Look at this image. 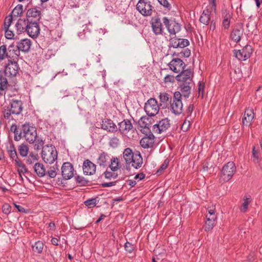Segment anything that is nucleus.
<instances>
[{
  "instance_id": "nucleus-48",
  "label": "nucleus",
  "mask_w": 262,
  "mask_h": 262,
  "mask_svg": "<svg viewBox=\"0 0 262 262\" xmlns=\"http://www.w3.org/2000/svg\"><path fill=\"white\" fill-rule=\"evenodd\" d=\"M229 17V15H228L227 14L224 17L222 24L225 29H228L230 27V21Z\"/></svg>"
},
{
  "instance_id": "nucleus-23",
  "label": "nucleus",
  "mask_w": 262,
  "mask_h": 262,
  "mask_svg": "<svg viewBox=\"0 0 262 262\" xmlns=\"http://www.w3.org/2000/svg\"><path fill=\"white\" fill-rule=\"evenodd\" d=\"M101 128L109 132L115 133L117 131L118 127L110 119H104L101 123Z\"/></svg>"
},
{
  "instance_id": "nucleus-12",
  "label": "nucleus",
  "mask_w": 262,
  "mask_h": 262,
  "mask_svg": "<svg viewBox=\"0 0 262 262\" xmlns=\"http://www.w3.org/2000/svg\"><path fill=\"white\" fill-rule=\"evenodd\" d=\"M170 120L165 118L152 126V132L157 134H161L167 130L170 127Z\"/></svg>"
},
{
  "instance_id": "nucleus-22",
  "label": "nucleus",
  "mask_w": 262,
  "mask_h": 262,
  "mask_svg": "<svg viewBox=\"0 0 262 262\" xmlns=\"http://www.w3.org/2000/svg\"><path fill=\"white\" fill-rule=\"evenodd\" d=\"M118 129L121 134H127L133 128V125L128 119H124L118 123Z\"/></svg>"
},
{
  "instance_id": "nucleus-11",
  "label": "nucleus",
  "mask_w": 262,
  "mask_h": 262,
  "mask_svg": "<svg viewBox=\"0 0 262 262\" xmlns=\"http://www.w3.org/2000/svg\"><path fill=\"white\" fill-rule=\"evenodd\" d=\"M235 56L239 60H246L250 58L252 52L250 46L246 45L242 50H233Z\"/></svg>"
},
{
  "instance_id": "nucleus-64",
  "label": "nucleus",
  "mask_w": 262,
  "mask_h": 262,
  "mask_svg": "<svg viewBox=\"0 0 262 262\" xmlns=\"http://www.w3.org/2000/svg\"><path fill=\"white\" fill-rule=\"evenodd\" d=\"M164 82H173L174 81V77L171 75H167L164 77Z\"/></svg>"
},
{
  "instance_id": "nucleus-15",
  "label": "nucleus",
  "mask_w": 262,
  "mask_h": 262,
  "mask_svg": "<svg viewBox=\"0 0 262 262\" xmlns=\"http://www.w3.org/2000/svg\"><path fill=\"white\" fill-rule=\"evenodd\" d=\"M151 25L152 31L156 35L163 34L164 28L160 17L158 16L153 17L151 20Z\"/></svg>"
},
{
  "instance_id": "nucleus-26",
  "label": "nucleus",
  "mask_w": 262,
  "mask_h": 262,
  "mask_svg": "<svg viewBox=\"0 0 262 262\" xmlns=\"http://www.w3.org/2000/svg\"><path fill=\"white\" fill-rule=\"evenodd\" d=\"M28 26V21L25 18L19 19L15 25L16 33L18 34L26 32V28Z\"/></svg>"
},
{
  "instance_id": "nucleus-57",
  "label": "nucleus",
  "mask_w": 262,
  "mask_h": 262,
  "mask_svg": "<svg viewBox=\"0 0 262 262\" xmlns=\"http://www.w3.org/2000/svg\"><path fill=\"white\" fill-rule=\"evenodd\" d=\"M179 38H176L174 39H171L169 43V47H173L174 48H177L179 47Z\"/></svg>"
},
{
  "instance_id": "nucleus-47",
  "label": "nucleus",
  "mask_w": 262,
  "mask_h": 262,
  "mask_svg": "<svg viewBox=\"0 0 262 262\" xmlns=\"http://www.w3.org/2000/svg\"><path fill=\"white\" fill-rule=\"evenodd\" d=\"M97 202L96 198L89 199L85 201L84 203L85 205L89 208H92L96 206Z\"/></svg>"
},
{
  "instance_id": "nucleus-3",
  "label": "nucleus",
  "mask_w": 262,
  "mask_h": 262,
  "mask_svg": "<svg viewBox=\"0 0 262 262\" xmlns=\"http://www.w3.org/2000/svg\"><path fill=\"white\" fill-rule=\"evenodd\" d=\"M41 157L46 163L51 164L57 159V151L53 145H46L42 147Z\"/></svg>"
},
{
  "instance_id": "nucleus-51",
  "label": "nucleus",
  "mask_w": 262,
  "mask_h": 262,
  "mask_svg": "<svg viewBox=\"0 0 262 262\" xmlns=\"http://www.w3.org/2000/svg\"><path fill=\"white\" fill-rule=\"evenodd\" d=\"M179 48H183L189 45V41L187 39L179 38Z\"/></svg>"
},
{
  "instance_id": "nucleus-13",
  "label": "nucleus",
  "mask_w": 262,
  "mask_h": 262,
  "mask_svg": "<svg viewBox=\"0 0 262 262\" xmlns=\"http://www.w3.org/2000/svg\"><path fill=\"white\" fill-rule=\"evenodd\" d=\"M244 28L242 23L236 24L230 33V38L234 42L237 43L243 34Z\"/></svg>"
},
{
  "instance_id": "nucleus-62",
  "label": "nucleus",
  "mask_w": 262,
  "mask_h": 262,
  "mask_svg": "<svg viewBox=\"0 0 262 262\" xmlns=\"http://www.w3.org/2000/svg\"><path fill=\"white\" fill-rule=\"evenodd\" d=\"M12 114L11 112L10 111V109L9 108V106L7 107V110H5L3 112L4 117L6 119H10V117H11V115Z\"/></svg>"
},
{
  "instance_id": "nucleus-43",
  "label": "nucleus",
  "mask_w": 262,
  "mask_h": 262,
  "mask_svg": "<svg viewBox=\"0 0 262 262\" xmlns=\"http://www.w3.org/2000/svg\"><path fill=\"white\" fill-rule=\"evenodd\" d=\"M119 139L117 137H112L109 142V145L113 148L117 147L119 144Z\"/></svg>"
},
{
  "instance_id": "nucleus-5",
  "label": "nucleus",
  "mask_w": 262,
  "mask_h": 262,
  "mask_svg": "<svg viewBox=\"0 0 262 262\" xmlns=\"http://www.w3.org/2000/svg\"><path fill=\"white\" fill-rule=\"evenodd\" d=\"M22 130L26 141L33 143L37 136L35 127L29 123H25L22 125Z\"/></svg>"
},
{
  "instance_id": "nucleus-17",
  "label": "nucleus",
  "mask_w": 262,
  "mask_h": 262,
  "mask_svg": "<svg viewBox=\"0 0 262 262\" xmlns=\"http://www.w3.org/2000/svg\"><path fill=\"white\" fill-rule=\"evenodd\" d=\"M41 12L36 8L29 9L26 14V19L28 22L38 23L41 18Z\"/></svg>"
},
{
  "instance_id": "nucleus-4",
  "label": "nucleus",
  "mask_w": 262,
  "mask_h": 262,
  "mask_svg": "<svg viewBox=\"0 0 262 262\" xmlns=\"http://www.w3.org/2000/svg\"><path fill=\"white\" fill-rule=\"evenodd\" d=\"M183 93L179 91L173 94L172 100L170 103V110L172 114L176 115H180L183 111V103L181 100Z\"/></svg>"
},
{
  "instance_id": "nucleus-24",
  "label": "nucleus",
  "mask_w": 262,
  "mask_h": 262,
  "mask_svg": "<svg viewBox=\"0 0 262 262\" xmlns=\"http://www.w3.org/2000/svg\"><path fill=\"white\" fill-rule=\"evenodd\" d=\"M15 44L19 52L22 51L25 53H27L30 49L31 41L30 39L27 38L22 39L19 41H16Z\"/></svg>"
},
{
  "instance_id": "nucleus-21",
  "label": "nucleus",
  "mask_w": 262,
  "mask_h": 262,
  "mask_svg": "<svg viewBox=\"0 0 262 262\" xmlns=\"http://www.w3.org/2000/svg\"><path fill=\"white\" fill-rule=\"evenodd\" d=\"M155 143V136L151 132L148 136L142 138L140 141L141 146L144 148L152 147Z\"/></svg>"
},
{
  "instance_id": "nucleus-14",
  "label": "nucleus",
  "mask_w": 262,
  "mask_h": 262,
  "mask_svg": "<svg viewBox=\"0 0 262 262\" xmlns=\"http://www.w3.org/2000/svg\"><path fill=\"white\" fill-rule=\"evenodd\" d=\"M61 174L63 179L70 180L74 176V167L70 162H64L61 167Z\"/></svg>"
},
{
  "instance_id": "nucleus-49",
  "label": "nucleus",
  "mask_w": 262,
  "mask_h": 262,
  "mask_svg": "<svg viewBox=\"0 0 262 262\" xmlns=\"http://www.w3.org/2000/svg\"><path fill=\"white\" fill-rule=\"evenodd\" d=\"M244 203H243L241 208V211L244 212L246 211L248 205L251 201L250 200V199L247 198H244Z\"/></svg>"
},
{
  "instance_id": "nucleus-6",
  "label": "nucleus",
  "mask_w": 262,
  "mask_h": 262,
  "mask_svg": "<svg viewBox=\"0 0 262 262\" xmlns=\"http://www.w3.org/2000/svg\"><path fill=\"white\" fill-rule=\"evenodd\" d=\"M153 8L150 2L145 0H139L136 5L137 10L144 16L151 15Z\"/></svg>"
},
{
  "instance_id": "nucleus-50",
  "label": "nucleus",
  "mask_w": 262,
  "mask_h": 262,
  "mask_svg": "<svg viewBox=\"0 0 262 262\" xmlns=\"http://www.w3.org/2000/svg\"><path fill=\"white\" fill-rule=\"evenodd\" d=\"M135 248V246L128 242H127L125 244L124 248L125 250L129 253H132L133 251Z\"/></svg>"
},
{
  "instance_id": "nucleus-27",
  "label": "nucleus",
  "mask_w": 262,
  "mask_h": 262,
  "mask_svg": "<svg viewBox=\"0 0 262 262\" xmlns=\"http://www.w3.org/2000/svg\"><path fill=\"white\" fill-rule=\"evenodd\" d=\"M108 159L109 156L105 152H102L99 155L97 159V164H99L100 166L105 167L107 165Z\"/></svg>"
},
{
  "instance_id": "nucleus-45",
  "label": "nucleus",
  "mask_w": 262,
  "mask_h": 262,
  "mask_svg": "<svg viewBox=\"0 0 262 262\" xmlns=\"http://www.w3.org/2000/svg\"><path fill=\"white\" fill-rule=\"evenodd\" d=\"M75 180L78 184L83 186L86 185L89 182V181L86 180L84 177L80 176H76Z\"/></svg>"
},
{
  "instance_id": "nucleus-59",
  "label": "nucleus",
  "mask_w": 262,
  "mask_h": 262,
  "mask_svg": "<svg viewBox=\"0 0 262 262\" xmlns=\"http://www.w3.org/2000/svg\"><path fill=\"white\" fill-rule=\"evenodd\" d=\"M160 5H162L165 8H167L168 10L171 9L170 4L168 3L167 0H157Z\"/></svg>"
},
{
  "instance_id": "nucleus-41",
  "label": "nucleus",
  "mask_w": 262,
  "mask_h": 262,
  "mask_svg": "<svg viewBox=\"0 0 262 262\" xmlns=\"http://www.w3.org/2000/svg\"><path fill=\"white\" fill-rule=\"evenodd\" d=\"M37 155H35L33 152H30L26 160V164H27L28 165H31L32 164L34 163L35 162L37 161Z\"/></svg>"
},
{
  "instance_id": "nucleus-63",
  "label": "nucleus",
  "mask_w": 262,
  "mask_h": 262,
  "mask_svg": "<svg viewBox=\"0 0 262 262\" xmlns=\"http://www.w3.org/2000/svg\"><path fill=\"white\" fill-rule=\"evenodd\" d=\"M190 125V121H187L186 120H185L182 125L181 128L183 131L186 132L188 129Z\"/></svg>"
},
{
  "instance_id": "nucleus-34",
  "label": "nucleus",
  "mask_w": 262,
  "mask_h": 262,
  "mask_svg": "<svg viewBox=\"0 0 262 262\" xmlns=\"http://www.w3.org/2000/svg\"><path fill=\"white\" fill-rule=\"evenodd\" d=\"M5 58L9 59L8 47L7 48L6 45H3L0 47V60H3Z\"/></svg>"
},
{
  "instance_id": "nucleus-36",
  "label": "nucleus",
  "mask_w": 262,
  "mask_h": 262,
  "mask_svg": "<svg viewBox=\"0 0 262 262\" xmlns=\"http://www.w3.org/2000/svg\"><path fill=\"white\" fill-rule=\"evenodd\" d=\"M119 160L117 157H113L111 160L109 167L113 171H116L119 169Z\"/></svg>"
},
{
  "instance_id": "nucleus-54",
  "label": "nucleus",
  "mask_w": 262,
  "mask_h": 262,
  "mask_svg": "<svg viewBox=\"0 0 262 262\" xmlns=\"http://www.w3.org/2000/svg\"><path fill=\"white\" fill-rule=\"evenodd\" d=\"M244 116L249 117L250 118H254V112L252 108H246L245 111Z\"/></svg>"
},
{
  "instance_id": "nucleus-42",
  "label": "nucleus",
  "mask_w": 262,
  "mask_h": 262,
  "mask_svg": "<svg viewBox=\"0 0 262 262\" xmlns=\"http://www.w3.org/2000/svg\"><path fill=\"white\" fill-rule=\"evenodd\" d=\"M103 174L105 178L107 179H116L118 177V174L115 171H110L107 169L103 173Z\"/></svg>"
},
{
  "instance_id": "nucleus-61",
  "label": "nucleus",
  "mask_w": 262,
  "mask_h": 262,
  "mask_svg": "<svg viewBox=\"0 0 262 262\" xmlns=\"http://www.w3.org/2000/svg\"><path fill=\"white\" fill-rule=\"evenodd\" d=\"M193 108H194L193 104H190L188 105V106L187 107V108L186 109V110L185 111V114H186L187 117H188L191 115V114L193 110Z\"/></svg>"
},
{
  "instance_id": "nucleus-20",
  "label": "nucleus",
  "mask_w": 262,
  "mask_h": 262,
  "mask_svg": "<svg viewBox=\"0 0 262 262\" xmlns=\"http://www.w3.org/2000/svg\"><path fill=\"white\" fill-rule=\"evenodd\" d=\"M82 169L84 174L93 175L96 172V165L90 160L86 159L83 163Z\"/></svg>"
},
{
  "instance_id": "nucleus-55",
  "label": "nucleus",
  "mask_w": 262,
  "mask_h": 262,
  "mask_svg": "<svg viewBox=\"0 0 262 262\" xmlns=\"http://www.w3.org/2000/svg\"><path fill=\"white\" fill-rule=\"evenodd\" d=\"M5 31V37L9 39H14V34L13 31L9 30V29H4Z\"/></svg>"
},
{
  "instance_id": "nucleus-19",
  "label": "nucleus",
  "mask_w": 262,
  "mask_h": 262,
  "mask_svg": "<svg viewBox=\"0 0 262 262\" xmlns=\"http://www.w3.org/2000/svg\"><path fill=\"white\" fill-rule=\"evenodd\" d=\"M9 108L13 115L20 114L23 109L22 101L20 100L11 99Z\"/></svg>"
},
{
  "instance_id": "nucleus-58",
  "label": "nucleus",
  "mask_w": 262,
  "mask_h": 262,
  "mask_svg": "<svg viewBox=\"0 0 262 262\" xmlns=\"http://www.w3.org/2000/svg\"><path fill=\"white\" fill-rule=\"evenodd\" d=\"M253 119L247 117L246 116H244L242 119V123L244 125L246 126H250L251 125V122Z\"/></svg>"
},
{
  "instance_id": "nucleus-25",
  "label": "nucleus",
  "mask_w": 262,
  "mask_h": 262,
  "mask_svg": "<svg viewBox=\"0 0 262 262\" xmlns=\"http://www.w3.org/2000/svg\"><path fill=\"white\" fill-rule=\"evenodd\" d=\"M8 53H9V60H12V61H16L18 60L20 55V52L18 49L15 42H13L11 45L8 46Z\"/></svg>"
},
{
  "instance_id": "nucleus-30",
  "label": "nucleus",
  "mask_w": 262,
  "mask_h": 262,
  "mask_svg": "<svg viewBox=\"0 0 262 262\" xmlns=\"http://www.w3.org/2000/svg\"><path fill=\"white\" fill-rule=\"evenodd\" d=\"M159 99L160 102L165 104L166 106H167L168 104H170L172 100L171 96L166 92L160 93Z\"/></svg>"
},
{
  "instance_id": "nucleus-33",
  "label": "nucleus",
  "mask_w": 262,
  "mask_h": 262,
  "mask_svg": "<svg viewBox=\"0 0 262 262\" xmlns=\"http://www.w3.org/2000/svg\"><path fill=\"white\" fill-rule=\"evenodd\" d=\"M149 118L148 117L144 116L140 118L138 121L139 125L141 128H144L146 130H149Z\"/></svg>"
},
{
  "instance_id": "nucleus-16",
  "label": "nucleus",
  "mask_w": 262,
  "mask_h": 262,
  "mask_svg": "<svg viewBox=\"0 0 262 262\" xmlns=\"http://www.w3.org/2000/svg\"><path fill=\"white\" fill-rule=\"evenodd\" d=\"M170 69L174 73H179L184 70L185 63L179 58H173L168 64Z\"/></svg>"
},
{
  "instance_id": "nucleus-35",
  "label": "nucleus",
  "mask_w": 262,
  "mask_h": 262,
  "mask_svg": "<svg viewBox=\"0 0 262 262\" xmlns=\"http://www.w3.org/2000/svg\"><path fill=\"white\" fill-rule=\"evenodd\" d=\"M216 223V220H206L204 226L206 232H209L212 230Z\"/></svg>"
},
{
  "instance_id": "nucleus-38",
  "label": "nucleus",
  "mask_w": 262,
  "mask_h": 262,
  "mask_svg": "<svg viewBox=\"0 0 262 262\" xmlns=\"http://www.w3.org/2000/svg\"><path fill=\"white\" fill-rule=\"evenodd\" d=\"M35 144L34 145V149L36 150H39L43 147L45 140L37 136L35 141H34Z\"/></svg>"
},
{
  "instance_id": "nucleus-9",
  "label": "nucleus",
  "mask_w": 262,
  "mask_h": 262,
  "mask_svg": "<svg viewBox=\"0 0 262 262\" xmlns=\"http://www.w3.org/2000/svg\"><path fill=\"white\" fill-rule=\"evenodd\" d=\"M236 168L233 162H229L223 167L222 177L224 180L228 181L231 179L236 171Z\"/></svg>"
},
{
  "instance_id": "nucleus-32",
  "label": "nucleus",
  "mask_w": 262,
  "mask_h": 262,
  "mask_svg": "<svg viewBox=\"0 0 262 262\" xmlns=\"http://www.w3.org/2000/svg\"><path fill=\"white\" fill-rule=\"evenodd\" d=\"M7 149L10 158L12 160L18 159L17 152L13 143L10 144L9 146H7Z\"/></svg>"
},
{
  "instance_id": "nucleus-10",
  "label": "nucleus",
  "mask_w": 262,
  "mask_h": 262,
  "mask_svg": "<svg viewBox=\"0 0 262 262\" xmlns=\"http://www.w3.org/2000/svg\"><path fill=\"white\" fill-rule=\"evenodd\" d=\"M125 164V168L127 170H130L131 167L136 169L140 168L143 164V159L140 152L136 151L134 157Z\"/></svg>"
},
{
  "instance_id": "nucleus-18",
  "label": "nucleus",
  "mask_w": 262,
  "mask_h": 262,
  "mask_svg": "<svg viewBox=\"0 0 262 262\" xmlns=\"http://www.w3.org/2000/svg\"><path fill=\"white\" fill-rule=\"evenodd\" d=\"M26 29L27 34L33 38H36L40 33V29L38 23L28 22V26H27Z\"/></svg>"
},
{
  "instance_id": "nucleus-56",
  "label": "nucleus",
  "mask_w": 262,
  "mask_h": 262,
  "mask_svg": "<svg viewBox=\"0 0 262 262\" xmlns=\"http://www.w3.org/2000/svg\"><path fill=\"white\" fill-rule=\"evenodd\" d=\"M23 133L22 128L21 129H18L17 132H15L14 134V139L16 141H19L21 137V134Z\"/></svg>"
},
{
  "instance_id": "nucleus-31",
  "label": "nucleus",
  "mask_w": 262,
  "mask_h": 262,
  "mask_svg": "<svg viewBox=\"0 0 262 262\" xmlns=\"http://www.w3.org/2000/svg\"><path fill=\"white\" fill-rule=\"evenodd\" d=\"M134 155H135V152H134L130 148L128 147L125 148L123 152V156L125 161V163H126L130 161L131 158L134 157Z\"/></svg>"
},
{
  "instance_id": "nucleus-7",
  "label": "nucleus",
  "mask_w": 262,
  "mask_h": 262,
  "mask_svg": "<svg viewBox=\"0 0 262 262\" xmlns=\"http://www.w3.org/2000/svg\"><path fill=\"white\" fill-rule=\"evenodd\" d=\"M162 21L170 35H175L181 31V25L176 20L170 21L168 17L165 16L162 18Z\"/></svg>"
},
{
  "instance_id": "nucleus-28",
  "label": "nucleus",
  "mask_w": 262,
  "mask_h": 262,
  "mask_svg": "<svg viewBox=\"0 0 262 262\" xmlns=\"http://www.w3.org/2000/svg\"><path fill=\"white\" fill-rule=\"evenodd\" d=\"M33 168L35 172L39 177L41 178L46 175V169L42 163H36Z\"/></svg>"
},
{
  "instance_id": "nucleus-8",
  "label": "nucleus",
  "mask_w": 262,
  "mask_h": 262,
  "mask_svg": "<svg viewBox=\"0 0 262 262\" xmlns=\"http://www.w3.org/2000/svg\"><path fill=\"white\" fill-rule=\"evenodd\" d=\"M144 110L148 116H155L159 111V107L155 98H150L145 103Z\"/></svg>"
},
{
  "instance_id": "nucleus-60",
  "label": "nucleus",
  "mask_w": 262,
  "mask_h": 262,
  "mask_svg": "<svg viewBox=\"0 0 262 262\" xmlns=\"http://www.w3.org/2000/svg\"><path fill=\"white\" fill-rule=\"evenodd\" d=\"M11 207L8 204H5L2 207L3 212L6 214H8L11 211Z\"/></svg>"
},
{
  "instance_id": "nucleus-46",
  "label": "nucleus",
  "mask_w": 262,
  "mask_h": 262,
  "mask_svg": "<svg viewBox=\"0 0 262 262\" xmlns=\"http://www.w3.org/2000/svg\"><path fill=\"white\" fill-rule=\"evenodd\" d=\"M12 22V15L11 14L7 16L4 21V29H9L10 26Z\"/></svg>"
},
{
  "instance_id": "nucleus-52",
  "label": "nucleus",
  "mask_w": 262,
  "mask_h": 262,
  "mask_svg": "<svg viewBox=\"0 0 262 262\" xmlns=\"http://www.w3.org/2000/svg\"><path fill=\"white\" fill-rule=\"evenodd\" d=\"M252 156L254 158L253 161L257 163L259 161V151L256 150L255 146H254L252 149Z\"/></svg>"
},
{
  "instance_id": "nucleus-39",
  "label": "nucleus",
  "mask_w": 262,
  "mask_h": 262,
  "mask_svg": "<svg viewBox=\"0 0 262 262\" xmlns=\"http://www.w3.org/2000/svg\"><path fill=\"white\" fill-rule=\"evenodd\" d=\"M56 170H58V168L56 164L53 166H50L46 172V174H47L50 178H54L57 175Z\"/></svg>"
},
{
  "instance_id": "nucleus-37",
  "label": "nucleus",
  "mask_w": 262,
  "mask_h": 262,
  "mask_svg": "<svg viewBox=\"0 0 262 262\" xmlns=\"http://www.w3.org/2000/svg\"><path fill=\"white\" fill-rule=\"evenodd\" d=\"M43 248V243L40 241L35 243L34 245L32 246L33 251L37 253H41L42 252Z\"/></svg>"
},
{
  "instance_id": "nucleus-53",
  "label": "nucleus",
  "mask_w": 262,
  "mask_h": 262,
  "mask_svg": "<svg viewBox=\"0 0 262 262\" xmlns=\"http://www.w3.org/2000/svg\"><path fill=\"white\" fill-rule=\"evenodd\" d=\"M190 50L188 49H185L179 53V56L180 57H188L190 55Z\"/></svg>"
},
{
  "instance_id": "nucleus-2",
  "label": "nucleus",
  "mask_w": 262,
  "mask_h": 262,
  "mask_svg": "<svg viewBox=\"0 0 262 262\" xmlns=\"http://www.w3.org/2000/svg\"><path fill=\"white\" fill-rule=\"evenodd\" d=\"M8 63L5 66L4 72L0 71V91L6 89L8 85L7 79L3 76V74L8 77H15L19 70V66L16 61L9 60ZM0 95L2 93L0 92Z\"/></svg>"
},
{
  "instance_id": "nucleus-1",
  "label": "nucleus",
  "mask_w": 262,
  "mask_h": 262,
  "mask_svg": "<svg viewBox=\"0 0 262 262\" xmlns=\"http://www.w3.org/2000/svg\"><path fill=\"white\" fill-rule=\"evenodd\" d=\"M193 77V72L190 69L183 70L176 77V79L180 82L181 91L185 98H188L190 94Z\"/></svg>"
},
{
  "instance_id": "nucleus-40",
  "label": "nucleus",
  "mask_w": 262,
  "mask_h": 262,
  "mask_svg": "<svg viewBox=\"0 0 262 262\" xmlns=\"http://www.w3.org/2000/svg\"><path fill=\"white\" fill-rule=\"evenodd\" d=\"M18 150L21 156L26 157L28 154L29 148L27 145L21 144L18 146Z\"/></svg>"
},
{
  "instance_id": "nucleus-29",
  "label": "nucleus",
  "mask_w": 262,
  "mask_h": 262,
  "mask_svg": "<svg viewBox=\"0 0 262 262\" xmlns=\"http://www.w3.org/2000/svg\"><path fill=\"white\" fill-rule=\"evenodd\" d=\"M210 13L211 12L209 9L204 10L200 16V22L205 25H208L210 20Z\"/></svg>"
},
{
  "instance_id": "nucleus-44",
  "label": "nucleus",
  "mask_w": 262,
  "mask_h": 262,
  "mask_svg": "<svg viewBox=\"0 0 262 262\" xmlns=\"http://www.w3.org/2000/svg\"><path fill=\"white\" fill-rule=\"evenodd\" d=\"M23 13V6L21 5H17L13 10L12 13L13 15L18 16Z\"/></svg>"
}]
</instances>
